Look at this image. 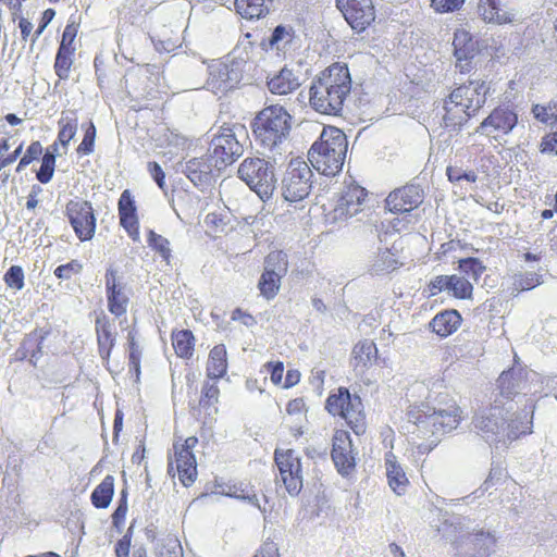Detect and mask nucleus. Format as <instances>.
I'll return each instance as SVG.
<instances>
[{
  "instance_id": "f257e3e1",
  "label": "nucleus",
  "mask_w": 557,
  "mask_h": 557,
  "mask_svg": "<svg viewBox=\"0 0 557 557\" xmlns=\"http://www.w3.org/2000/svg\"><path fill=\"white\" fill-rule=\"evenodd\" d=\"M462 410L448 393L429 395L424 401L414 405L408 411L409 421L417 428L418 436L428 441L433 449L442 437L457 429Z\"/></svg>"
},
{
  "instance_id": "f03ea898",
  "label": "nucleus",
  "mask_w": 557,
  "mask_h": 557,
  "mask_svg": "<svg viewBox=\"0 0 557 557\" xmlns=\"http://www.w3.org/2000/svg\"><path fill=\"white\" fill-rule=\"evenodd\" d=\"M348 151L345 133L335 126H324L308 151L312 166L325 176L342 172Z\"/></svg>"
},
{
  "instance_id": "7ed1b4c3",
  "label": "nucleus",
  "mask_w": 557,
  "mask_h": 557,
  "mask_svg": "<svg viewBox=\"0 0 557 557\" xmlns=\"http://www.w3.org/2000/svg\"><path fill=\"white\" fill-rule=\"evenodd\" d=\"M250 128L257 144L270 152H280L292 128V115L283 106L271 104L256 114Z\"/></svg>"
},
{
  "instance_id": "20e7f679",
  "label": "nucleus",
  "mask_w": 557,
  "mask_h": 557,
  "mask_svg": "<svg viewBox=\"0 0 557 557\" xmlns=\"http://www.w3.org/2000/svg\"><path fill=\"white\" fill-rule=\"evenodd\" d=\"M253 42L251 41V34L246 33L238 40L236 47L227 55L230 60L227 62L219 63L218 65H211L210 79L208 84L214 90V92L226 94L234 90L239 86L244 79V73L251 58L250 52L253 49Z\"/></svg>"
},
{
  "instance_id": "39448f33",
  "label": "nucleus",
  "mask_w": 557,
  "mask_h": 557,
  "mask_svg": "<svg viewBox=\"0 0 557 557\" xmlns=\"http://www.w3.org/2000/svg\"><path fill=\"white\" fill-rule=\"evenodd\" d=\"M264 158H246L238 168V177L245 182L258 197L267 202L276 189L275 168L284 163L282 152H270Z\"/></svg>"
},
{
  "instance_id": "423d86ee",
  "label": "nucleus",
  "mask_w": 557,
  "mask_h": 557,
  "mask_svg": "<svg viewBox=\"0 0 557 557\" xmlns=\"http://www.w3.org/2000/svg\"><path fill=\"white\" fill-rule=\"evenodd\" d=\"M324 408L331 416L344 419L356 435L364 434L367 429L364 407L357 393H350L345 386L332 389L325 399Z\"/></svg>"
},
{
  "instance_id": "0eeeda50",
  "label": "nucleus",
  "mask_w": 557,
  "mask_h": 557,
  "mask_svg": "<svg viewBox=\"0 0 557 557\" xmlns=\"http://www.w3.org/2000/svg\"><path fill=\"white\" fill-rule=\"evenodd\" d=\"M239 137H248L244 124L224 123L210 141L208 156L214 162L215 171L221 173L227 165L234 163L243 154V145Z\"/></svg>"
},
{
  "instance_id": "6e6552de",
  "label": "nucleus",
  "mask_w": 557,
  "mask_h": 557,
  "mask_svg": "<svg viewBox=\"0 0 557 557\" xmlns=\"http://www.w3.org/2000/svg\"><path fill=\"white\" fill-rule=\"evenodd\" d=\"M496 389L498 393L495 398L502 399L499 405L508 406L509 403H512L515 406L534 403L533 398L528 396L530 392L528 371L521 366H512L504 370L496 381Z\"/></svg>"
},
{
  "instance_id": "1a4fd4ad",
  "label": "nucleus",
  "mask_w": 557,
  "mask_h": 557,
  "mask_svg": "<svg viewBox=\"0 0 557 557\" xmlns=\"http://www.w3.org/2000/svg\"><path fill=\"white\" fill-rule=\"evenodd\" d=\"M313 173L301 159H292L281 183L280 194L287 202H298L309 196Z\"/></svg>"
},
{
  "instance_id": "9d476101",
  "label": "nucleus",
  "mask_w": 557,
  "mask_h": 557,
  "mask_svg": "<svg viewBox=\"0 0 557 557\" xmlns=\"http://www.w3.org/2000/svg\"><path fill=\"white\" fill-rule=\"evenodd\" d=\"M490 45L488 38H476L473 34L465 28H457L454 32L453 39V55L456 59V69L461 74L470 73L474 66V58L476 55H484L488 52Z\"/></svg>"
},
{
  "instance_id": "9b49d317",
  "label": "nucleus",
  "mask_w": 557,
  "mask_h": 557,
  "mask_svg": "<svg viewBox=\"0 0 557 557\" xmlns=\"http://www.w3.org/2000/svg\"><path fill=\"white\" fill-rule=\"evenodd\" d=\"M499 403L502 399L495 398L486 413L476 414L473 418V424L486 443H503L505 445V413L508 414L513 410V404L509 403L508 406H503Z\"/></svg>"
},
{
  "instance_id": "f8f14e48",
  "label": "nucleus",
  "mask_w": 557,
  "mask_h": 557,
  "mask_svg": "<svg viewBox=\"0 0 557 557\" xmlns=\"http://www.w3.org/2000/svg\"><path fill=\"white\" fill-rule=\"evenodd\" d=\"M64 214L81 242L92 239L97 219L90 201L79 198L71 199L65 206Z\"/></svg>"
},
{
  "instance_id": "ddd939ff",
  "label": "nucleus",
  "mask_w": 557,
  "mask_h": 557,
  "mask_svg": "<svg viewBox=\"0 0 557 557\" xmlns=\"http://www.w3.org/2000/svg\"><path fill=\"white\" fill-rule=\"evenodd\" d=\"M300 38L290 24H277L270 28L269 35H264L259 42V48L265 53H273L277 58L285 59L287 54L300 47Z\"/></svg>"
},
{
  "instance_id": "4468645a",
  "label": "nucleus",
  "mask_w": 557,
  "mask_h": 557,
  "mask_svg": "<svg viewBox=\"0 0 557 557\" xmlns=\"http://www.w3.org/2000/svg\"><path fill=\"white\" fill-rule=\"evenodd\" d=\"M274 461L287 493L293 497L298 496L304 486L301 458L294 449L276 448Z\"/></svg>"
},
{
  "instance_id": "2eb2a0df",
  "label": "nucleus",
  "mask_w": 557,
  "mask_h": 557,
  "mask_svg": "<svg viewBox=\"0 0 557 557\" xmlns=\"http://www.w3.org/2000/svg\"><path fill=\"white\" fill-rule=\"evenodd\" d=\"M341 90L320 82H312L309 89V102L319 113L341 115L344 102L349 95H339Z\"/></svg>"
},
{
  "instance_id": "dca6fc26",
  "label": "nucleus",
  "mask_w": 557,
  "mask_h": 557,
  "mask_svg": "<svg viewBox=\"0 0 557 557\" xmlns=\"http://www.w3.org/2000/svg\"><path fill=\"white\" fill-rule=\"evenodd\" d=\"M348 25L358 34L364 32L375 20L372 0H335Z\"/></svg>"
},
{
  "instance_id": "f3484780",
  "label": "nucleus",
  "mask_w": 557,
  "mask_h": 557,
  "mask_svg": "<svg viewBox=\"0 0 557 557\" xmlns=\"http://www.w3.org/2000/svg\"><path fill=\"white\" fill-rule=\"evenodd\" d=\"M535 403L515 405L513 410L505 413V445L533 432Z\"/></svg>"
},
{
  "instance_id": "a211bd4d",
  "label": "nucleus",
  "mask_w": 557,
  "mask_h": 557,
  "mask_svg": "<svg viewBox=\"0 0 557 557\" xmlns=\"http://www.w3.org/2000/svg\"><path fill=\"white\" fill-rule=\"evenodd\" d=\"M177 171L185 174L186 177L200 191L209 190L216 182L220 175L214 173V162L208 156L200 158H191L185 163H180Z\"/></svg>"
},
{
  "instance_id": "6ab92c4d",
  "label": "nucleus",
  "mask_w": 557,
  "mask_h": 557,
  "mask_svg": "<svg viewBox=\"0 0 557 557\" xmlns=\"http://www.w3.org/2000/svg\"><path fill=\"white\" fill-rule=\"evenodd\" d=\"M107 306L111 314L116 318L124 315L127 311L129 297L126 294V283L119 274L117 269L110 265L104 274Z\"/></svg>"
},
{
  "instance_id": "aec40b11",
  "label": "nucleus",
  "mask_w": 557,
  "mask_h": 557,
  "mask_svg": "<svg viewBox=\"0 0 557 557\" xmlns=\"http://www.w3.org/2000/svg\"><path fill=\"white\" fill-rule=\"evenodd\" d=\"M95 332L97 337L98 354L102 360V364L110 373H112V370L109 368V363L111 352L115 347L117 337L114 319H111L103 311H100L96 315Z\"/></svg>"
},
{
  "instance_id": "412c9836",
  "label": "nucleus",
  "mask_w": 557,
  "mask_h": 557,
  "mask_svg": "<svg viewBox=\"0 0 557 557\" xmlns=\"http://www.w3.org/2000/svg\"><path fill=\"white\" fill-rule=\"evenodd\" d=\"M518 124V112L511 104H500L480 123L476 133L488 136L493 131L507 135Z\"/></svg>"
},
{
  "instance_id": "4be33fe9",
  "label": "nucleus",
  "mask_w": 557,
  "mask_h": 557,
  "mask_svg": "<svg viewBox=\"0 0 557 557\" xmlns=\"http://www.w3.org/2000/svg\"><path fill=\"white\" fill-rule=\"evenodd\" d=\"M368 191L358 184L351 183L338 194L337 203L332 212L334 221L347 220L359 212Z\"/></svg>"
},
{
  "instance_id": "5701e85b",
  "label": "nucleus",
  "mask_w": 557,
  "mask_h": 557,
  "mask_svg": "<svg viewBox=\"0 0 557 557\" xmlns=\"http://www.w3.org/2000/svg\"><path fill=\"white\" fill-rule=\"evenodd\" d=\"M423 189L418 184H408L389 193L386 206L393 213H409L423 201Z\"/></svg>"
},
{
  "instance_id": "b1692460",
  "label": "nucleus",
  "mask_w": 557,
  "mask_h": 557,
  "mask_svg": "<svg viewBox=\"0 0 557 557\" xmlns=\"http://www.w3.org/2000/svg\"><path fill=\"white\" fill-rule=\"evenodd\" d=\"M430 296H435L441 292H447L458 299H470L472 297L473 285L463 276L436 275L428 284Z\"/></svg>"
},
{
  "instance_id": "393cba45",
  "label": "nucleus",
  "mask_w": 557,
  "mask_h": 557,
  "mask_svg": "<svg viewBox=\"0 0 557 557\" xmlns=\"http://www.w3.org/2000/svg\"><path fill=\"white\" fill-rule=\"evenodd\" d=\"M312 82H320L329 87L341 90L339 95H349L351 91V75L346 63L335 62L324 69Z\"/></svg>"
},
{
  "instance_id": "a878e982",
  "label": "nucleus",
  "mask_w": 557,
  "mask_h": 557,
  "mask_svg": "<svg viewBox=\"0 0 557 557\" xmlns=\"http://www.w3.org/2000/svg\"><path fill=\"white\" fill-rule=\"evenodd\" d=\"M495 543L496 540L490 532L479 531L468 534L457 549L463 557H488Z\"/></svg>"
},
{
  "instance_id": "bb28decb",
  "label": "nucleus",
  "mask_w": 557,
  "mask_h": 557,
  "mask_svg": "<svg viewBox=\"0 0 557 557\" xmlns=\"http://www.w3.org/2000/svg\"><path fill=\"white\" fill-rule=\"evenodd\" d=\"M462 323V317L457 309H445L437 312L430 321V330L440 337L455 333Z\"/></svg>"
},
{
  "instance_id": "cd10ccee",
  "label": "nucleus",
  "mask_w": 557,
  "mask_h": 557,
  "mask_svg": "<svg viewBox=\"0 0 557 557\" xmlns=\"http://www.w3.org/2000/svg\"><path fill=\"white\" fill-rule=\"evenodd\" d=\"M267 86L274 95H287L295 90L299 83L293 71L284 66L273 76L268 77Z\"/></svg>"
},
{
  "instance_id": "c85d7f7f",
  "label": "nucleus",
  "mask_w": 557,
  "mask_h": 557,
  "mask_svg": "<svg viewBox=\"0 0 557 557\" xmlns=\"http://www.w3.org/2000/svg\"><path fill=\"white\" fill-rule=\"evenodd\" d=\"M478 14L486 23L503 25L513 21V14L502 10L500 0H479Z\"/></svg>"
},
{
  "instance_id": "c756f323",
  "label": "nucleus",
  "mask_w": 557,
  "mask_h": 557,
  "mask_svg": "<svg viewBox=\"0 0 557 557\" xmlns=\"http://www.w3.org/2000/svg\"><path fill=\"white\" fill-rule=\"evenodd\" d=\"M400 265L399 261L394 258V253L389 248H377L376 255L370 261L368 273L372 276L382 275L396 270Z\"/></svg>"
},
{
  "instance_id": "7c9ffc66",
  "label": "nucleus",
  "mask_w": 557,
  "mask_h": 557,
  "mask_svg": "<svg viewBox=\"0 0 557 557\" xmlns=\"http://www.w3.org/2000/svg\"><path fill=\"white\" fill-rule=\"evenodd\" d=\"M114 476L107 474L90 494V503L97 509H107L114 496Z\"/></svg>"
},
{
  "instance_id": "2f4dec72",
  "label": "nucleus",
  "mask_w": 557,
  "mask_h": 557,
  "mask_svg": "<svg viewBox=\"0 0 557 557\" xmlns=\"http://www.w3.org/2000/svg\"><path fill=\"white\" fill-rule=\"evenodd\" d=\"M225 345H215L209 354V360L207 366L208 377L219 380L223 377L227 372V359H226Z\"/></svg>"
},
{
  "instance_id": "473e14b6",
  "label": "nucleus",
  "mask_w": 557,
  "mask_h": 557,
  "mask_svg": "<svg viewBox=\"0 0 557 557\" xmlns=\"http://www.w3.org/2000/svg\"><path fill=\"white\" fill-rule=\"evenodd\" d=\"M236 12L246 20H259L270 12L267 0H235Z\"/></svg>"
},
{
  "instance_id": "72a5a7b5",
  "label": "nucleus",
  "mask_w": 557,
  "mask_h": 557,
  "mask_svg": "<svg viewBox=\"0 0 557 557\" xmlns=\"http://www.w3.org/2000/svg\"><path fill=\"white\" fill-rule=\"evenodd\" d=\"M391 458H395L394 455L391 454V456H386L385 458L388 484L397 495H401L405 493L406 486L409 483V481L400 465L396 460Z\"/></svg>"
},
{
  "instance_id": "f704fd0d",
  "label": "nucleus",
  "mask_w": 557,
  "mask_h": 557,
  "mask_svg": "<svg viewBox=\"0 0 557 557\" xmlns=\"http://www.w3.org/2000/svg\"><path fill=\"white\" fill-rule=\"evenodd\" d=\"M59 132L54 143H58V147L62 146L67 149L70 141L75 137L78 121L75 111H70L67 114H62V117L58 122Z\"/></svg>"
},
{
  "instance_id": "c9c22d12",
  "label": "nucleus",
  "mask_w": 557,
  "mask_h": 557,
  "mask_svg": "<svg viewBox=\"0 0 557 557\" xmlns=\"http://www.w3.org/2000/svg\"><path fill=\"white\" fill-rule=\"evenodd\" d=\"M470 87V94L468 98V103L465 104L466 111H468L474 103L473 112L480 110L486 102L487 95L490 94V86L483 79H469L468 85ZM468 117L472 115L466 112Z\"/></svg>"
},
{
  "instance_id": "e433bc0d",
  "label": "nucleus",
  "mask_w": 557,
  "mask_h": 557,
  "mask_svg": "<svg viewBox=\"0 0 557 557\" xmlns=\"http://www.w3.org/2000/svg\"><path fill=\"white\" fill-rule=\"evenodd\" d=\"M172 345L180 358L189 359L194 352L195 336L188 329L174 330L172 332Z\"/></svg>"
},
{
  "instance_id": "4c0bfd02",
  "label": "nucleus",
  "mask_w": 557,
  "mask_h": 557,
  "mask_svg": "<svg viewBox=\"0 0 557 557\" xmlns=\"http://www.w3.org/2000/svg\"><path fill=\"white\" fill-rule=\"evenodd\" d=\"M352 355L357 360V364H362L366 369L377 363V347L372 341L364 339L357 343L352 349Z\"/></svg>"
},
{
  "instance_id": "58836bf2",
  "label": "nucleus",
  "mask_w": 557,
  "mask_h": 557,
  "mask_svg": "<svg viewBox=\"0 0 557 557\" xmlns=\"http://www.w3.org/2000/svg\"><path fill=\"white\" fill-rule=\"evenodd\" d=\"M331 457L337 472L347 478L356 468V459L352 455V448H335L331 450Z\"/></svg>"
},
{
  "instance_id": "ea45409f",
  "label": "nucleus",
  "mask_w": 557,
  "mask_h": 557,
  "mask_svg": "<svg viewBox=\"0 0 557 557\" xmlns=\"http://www.w3.org/2000/svg\"><path fill=\"white\" fill-rule=\"evenodd\" d=\"M441 523L436 525L437 531L448 541H457V532L462 528L460 516L450 515L448 511L438 509Z\"/></svg>"
},
{
  "instance_id": "a19ab883",
  "label": "nucleus",
  "mask_w": 557,
  "mask_h": 557,
  "mask_svg": "<svg viewBox=\"0 0 557 557\" xmlns=\"http://www.w3.org/2000/svg\"><path fill=\"white\" fill-rule=\"evenodd\" d=\"M119 218L120 224H124L126 222L137 223L138 214H137V206L136 201L131 194L129 189H125L122 191L119 202Z\"/></svg>"
},
{
  "instance_id": "79ce46f5",
  "label": "nucleus",
  "mask_w": 557,
  "mask_h": 557,
  "mask_svg": "<svg viewBox=\"0 0 557 557\" xmlns=\"http://www.w3.org/2000/svg\"><path fill=\"white\" fill-rule=\"evenodd\" d=\"M75 49L58 48L54 58L53 70L60 81H66L74 63Z\"/></svg>"
},
{
  "instance_id": "37998d69",
  "label": "nucleus",
  "mask_w": 557,
  "mask_h": 557,
  "mask_svg": "<svg viewBox=\"0 0 557 557\" xmlns=\"http://www.w3.org/2000/svg\"><path fill=\"white\" fill-rule=\"evenodd\" d=\"M281 280L277 274H272L269 271H263L258 281L257 287L260 295L267 300L274 299L281 288Z\"/></svg>"
},
{
  "instance_id": "c03bdc74",
  "label": "nucleus",
  "mask_w": 557,
  "mask_h": 557,
  "mask_svg": "<svg viewBox=\"0 0 557 557\" xmlns=\"http://www.w3.org/2000/svg\"><path fill=\"white\" fill-rule=\"evenodd\" d=\"M263 271L277 274L283 278L288 271L287 253L282 250L271 251L264 259Z\"/></svg>"
},
{
  "instance_id": "a18cd8bd",
  "label": "nucleus",
  "mask_w": 557,
  "mask_h": 557,
  "mask_svg": "<svg viewBox=\"0 0 557 557\" xmlns=\"http://www.w3.org/2000/svg\"><path fill=\"white\" fill-rule=\"evenodd\" d=\"M147 243L148 246L157 253H159L164 261H166L168 263L170 262L171 249L170 242L168 238L156 233L153 230H149L147 234Z\"/></svg>"
},
{
  "instance_id": "49530a36",
  "label": "nucleus",
  "mask_w": 557,
  "mask_h": 557,
  "mask_svg": "<svg viewBox=\"0 0 557 557\" xmlns=\"http://www.w3.org/2000/svg\"><path fill=\"white\" fill-rule=\"evenodd\" d=\"M82 129L84 131V137L76 151L81 156H89L95 149L97 129L92 121L83 123Z\"/></svg>"
},
{
  "instance_id": "de8ad7c7",
  "label": "nucleus",
  "mask_w": 557,
  "mask_h": 557,
  "mask_svg": "<svg viewBox=\"0 0 557 557\" xmlns=\"http://www.w3.org/2000/svg\"><path fill=\"white\" fill-rule=\"evenodd\" d=\"M485 265L476 257H467L458 260V270L473 280H479L485 271Z\"/></svg>"
},
{
  "instance_id": "09e8293b",
  "label": "nucleus",
  "mask_w": 557,
  "mask_h": 557,
  "mask_svg": "<svg viewBox=\"0 0 557 557\" xmlns=\"http://www.w3.org/2000/svg\"><path fill=\"white\" fill-rule=\"evenodd\" d=\"M132 540L128 536H122L114 545L115 557H147V550L144 545L134 546L132 556H129Z\"/></svg>"
},
{
  "instance_id": "8fccbe9b",
  "label": "nucleus",
  "mask_w": 557,
  "mask_h": 557,
  "mask_svg": "<svg viewBox=\"0 0 557 557\" xmlns=\"http://www.w3.org/2000/svg\"><path fill=\"white\" fill-rule=\"evenodd\" d=\"M5 285L15 290H21L25 286V274L21 265H11L3 275Z\"/></svg>"
},
{
  "instance_id": "3c124183",
  "label": "nucleus",
  "mask_w": 557,
  "mask_h": 557,
  "mask_svg": "<svg viewBox=\"0 0 557 557\" xmlns=\"http://www.w3.org/2000/svg\"><path fill=\"white\" fill-rule=\"evenodd\" d=\"M507 475L506 468L503 467L502 462L493 461L491 465L490 473L486 480L480 486L482 493L487 492L492 486L500 483Z\"/></svg>"
},
{
  "instance_id": "603ef678",
  "label": "nucleus",
  "mask_w": 557,
  "mask_h": 557,
  "mask_svg": "<svg viewBox=\"0 0 557 557\" xmlns=\"http://www.w3.org/2000/svg\"><path fill=\"white\" fill-rule=\"evenodd\" d=\"M180 482L189 487L197 479V461L195 462H175Z\"/></svg>"
},
{
  "instance_id": "864d4df0",
  "label": "nucleus",
  "mask_w": 557,
  "mask_h": 557,
  "mask_svg": "<svg viewBox=\"0 0 557 557\" xmlns=\"http://www.w3.org/2000/svg\"><path fill=\"white\" fill-rule=\"evenodd\" d=\"M543 283L542 276L534 272H525L515 276V288L518 290H531Z\"/></svg>"
},
{
  "instance_id": "5fc2aeb1",
  "label": "nucleus",
  "mask_w": 557,
  "mask_h": 557,
  "mask_svg": "<svg viewBox=\"0 0 557 557\" xmlns=\"http://www.w3.org/2000/svg\"><path fill=\"white\" fill-rule=\"evenodd\" d=\"M83 271V264L73 259L67 263L58 265L53 274L59 280H70L73 275L79 274Z\"/></svg>"
},
{
  "instance_id": "6e6d98bb",
  "label": "nucleus",
  "mask_w": 557,
  "mask_h": 557,
  "mask_svg": "<svg viewBox=\"0 0 557 557\" xmlns=\"http://www.w3.org/2000/svg\"><path fill=\"white\" fill-rule=\"evenodd\" d=\"M219 387L215 384L205 382L201 389V396L199 399V407L207 409L212 404L216 403L219 398Z\"/></svg>"
},
{
  "instance_id": "4d7b16f0",
  "label": "nucleus",
  "mask_w": 557,
  "mask_h": 557,
  "mask_svg": "<svg viewBox=\"0 0 557 557\" xmlns=\"http://www.w3.org/2000/svg\"><path fill=\"white\" fill-rule=\"evenodd\" d=\"M159 557H183V548L175 537L164 540L162 547L159 548Z\"/></svg>"
},
{
  "instance_id": "13d9d810",
  "label": "nucleus",
  "mask_w": 557,
  "mask_h": 557,
  "mask_svg": "<svg viewBox=\"0 0 557 557\" xmlns=\"http://www.w3.org/2000/svg\"><path fill=\"white\" fill-rule=\"evenodd\" d=\"M466 0H432L431 7L437 13H453L462 8Z\"/></svg>"
},
{
  "instance_id": "bf43d9fd",
  "label": "nucleus",
  "mask_w": 557,
  "mask_h": 557,
  "mask_svg": "<svg viewBox=\"0 0 557 557\" xmlns=\"http://www.w3.org/2000/svg\"><path fill=\"white\" fill-rule=\"evenodd\" d=\"M539 149L543 154L557 157V129L542 137Z\"/></svg>"
},
{
  "instance_id": "052dcab7",
  "label": "nucleus",
  "mask_w": 557,
  "mask_h": 557,
  "mask_svg": "<svg viewBox=\"0 0 557 557\" xmlns=\"http://www.w3.org/2000/svg\"><path fill=\"white\" fill-rule=\"evenodd\" d=\"M531 112L534 119L541 123L548 124L557 122V113L549 111L548 106L533 104Z\"/></svg>"
},
{
  "instance_id": "680f3d73",
  "label": "nucleus",
  "mask_w": 557,
  "mask_h": 557,
  "mask_svg": "<svg viewBox=\"0 0 557 557\" xmlns=\"http://www.w3.org/2000/svg\"><path fill=\"white\" fill-rule=\"evenodd\" d=\"M55 16V10L54 9H46L39 18L38 26L34 34L32 35V46L38 40V38L41 36V34L45 32V29L48 27V25L52 22V20Z\"/></svg>"
},
{
  "instance_id": "e2e57ef3",
  "label": "nucleus",
  "mask_w": 557,
  "mask_h": 557,
  "mask_svg": "<svg viewBox=\"0 0 557 557\" xmlns=\"http://www.w3.org/2000/svg\"><path fill=\"white\" fill-rule=\"evenodd\" d=\"M205 224L215 233L225 232L228 220H226V216L220 213L210 212L205 218Z\"/></svg>"
},
{
  "instance_id": "0e129e2a",
  "label": "nucleus",
  "mask_w": 557,
  "mask_h": 557,
  "mask_svg": "<svg viewBox=\"0 0 557 557\" xmlns=\"http://www.w3.org/2000/svg\"><path fill=\"white\" fill-rule=\"evenodd\" d=\"M147 169L158 187L166 194L165 173L161 165L157 161H149Z\"/></svg>"
},
{
  "instance_id": "69168bd1",
  "label": "nucleus",
  "mask_w": 557,
  "mask_h": 557,
  "mask_svg": "<svg viewBox=\"0 0 557 557\" xmlns=\"http://www.w3.org/2000/svg\"><path fill=\"white\" fill-rule=\"evenodd\" d=\"M175 462H195L196 456L191 448L183 446V443L175 442L173 444Z\"/></svg>"
},
{
  "instance_id": "338daca9",
  "label": "nucleus",
  "mask_w": 557,
  "mask_h": 557,
  "mask_svg": "<svg viewBox=\"0 0 557 557\" xmlns=\"http://www.w3.org/2000/svg\"><path fill=\"white\" fill-rule=\"evenodd\" d=\"M175 462H195L196 456L191 448L183 446V443L175 442L173 444Z\"/></svg>"
},
{
  "instance_id": "774afa93",
  "label": "nucleus",
  "mask_w": 557,
  "mask_h": 557,
  "mask_svg": "<svg viewBox=\"0 0 557 557\" xmlns=\"http://www.w3.org/2000/svg\"><path fill=\"white\" fill-rule=\"evenodd\" d=\"M252 557H280L277 544L267 539Z\"/></svg>"
}]
</instances>
